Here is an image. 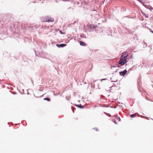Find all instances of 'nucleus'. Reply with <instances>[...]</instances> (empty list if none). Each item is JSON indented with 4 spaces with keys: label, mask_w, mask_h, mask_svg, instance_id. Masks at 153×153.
Here are the masks:
<instances>
[{
    "label": "nucleus",
    "mask_w": 153,
    "mask_h": 153,
    "mask_svg": "<svg viewBox=\"0 0 153 153\" xmlns=\"http://www.w3.org/2000/svg\"><path fill=\"white\" fill-rule=\"evenodd\" d=\"M54 20L53 18L49 16H46L41 19V21L42 22H53Z\"/></svg>",
    "instance_id": "1"
},
{
    "label": "nucleus",
    "mask_w": 153,
    "mask_h": 153,
    "mask_svg": "<svg viewBox=\"0 0 153 153\" xmlns=\"http://www.w3.org/2000/svg\"><path fill=\"white\" fill-rule=\"evenodd\" d=\"M127 59L123 58V57H121L119 62V65H124L126 62Z\"/></svg>",
    "instance_id": "2"
},
{
    "label": "nucleus",
    "mask_w": 153,
    "mask_h": 153,
    "mask_svg": "<svg viewBox=\"0 0 153 153\" xmlns=\"http://www.w3.org/2000/svg\"><path fill=\"white\" fill-rule=\"evenodd\" d=\"M128 53L126 52H124L122 53V55L121 57H123V58L127 59V57L128 56Z\"/></svg>",
    "instance_id": "3"
},
{
    "label": "nucleus",
    "mask_w": 153,
    "mask_h": 153,
    "mask_svg": "<svg viewBox=\"0 0 153 153\" xmlns=\"http://www.w3.org/2000/svg\"><path fill=\"white\" fill-rule=\"evenodd\" d=\"M127 71L126 70H124L123 71H121L120 72V75L122 76H124L127 73Z\"/></svg>",
    "instance_id": "4"
},
{
    "label": "nucleus",
    "mask_w": 153,
    "mask_h": 153,
    "mask_svg": "<svg viewBox=\"0 0 153 153\" xmlns=\"http://www.w3.org/2000/svg\"><path fill=\"white\" fill-rule=\"evenodd\" d=\"M66 44H62L60 45H57L56 46L58 47H63L64 46H66Z\"/></svg>",
    "instance_id": "5"
},
{
    "label": "nucleus",
    "mask_w": 153,
    "mask_h": 153,
    "mask_svg": "<svg viewBox=\"0 0 153 153\" xmlns=\"http://www.w3.org/2000/svg\"><path fill=\"white\" fill-rule=\"evenodd\" d=\"M80 44L81 45L85 46L86 45L85 44V42H83L80 41Z\"/></svg>",
    "instance_id": "6"
},
{
    "label": "nucleus",
    "mask_w": 153,
    "mask_h": 153,
    "mask_svg": "<svg viewBox=\"0 0 153 153\" xmlns=\"http://www.w3.org/2000/svg\"><path fill=\"white\" fill-rule=\"evenodd\" d=\"M144 6H145L146 8L149 9L150 10H153V8L150 5H149V7H150L151 8L148 7H149V6H147L146 5H144Z\"/></svg>",
    "instance_id": "7"
},
{
    "label": "nucleus",
    "mask_w": 153,
    "mask_h": 153,
    "mask_svg": "<svg viewBox=\"0 0 153 153\" xmlns=\"http://www.w3.org/2000/svg\"><path fill=\"white\" fill-rule=\"evenodd\" d=\"M136 116V114H131L130 115V117H135Z\"/></svg>",
    "instance_id": "8"
},
{
    "label": "nucleus",
    "mask_w": 153,
    "mask_h": 153,
    "mask_svg": "<svg viewBox=\"0 0 153 153\" xmlns=\"http://www.w3.org/2000/svg\"><path fill=\"white\" fill-rule=\"evenodd\" d=\"M77 106L79 108H83V106H82L81 105H77Z\"/></svg>",
    "instance_id": "9"
},
{
    "label": "nucleus",
    "mask_w": 153,
    "mask_h": 153,
    "mask_svg": "<svg viewBox=\"0 0 153 153\" xmlns=\"http://www.w3.org/2000/svg\"><path fill=\"white\" fill-rule=\"evenodd\" d=\"M74 3L75 4L77 5H78L79 4V2L78 1H75Z\"/></svg>",
    "instance_id": "10"
},
{
    "label": "nucleus",
    "mask_w": 153,
    "mask_h": 153,
    "mask_svg": "<svg viewBox=\"0 0 153 153\" xmlns=\"http://www.w3.org/2000/svg\"><path fill=\"white\" fill-rule=\"evenodd\" d=\"M44 100H48V101H50V99H49V98H45L44 99Z\"/></svg>",
    "instance_id": "11"
},
{
    "label": "nucleus",
    "mask_w": 153,
    "mask_h": 153,
    "mask_svg": "<svg viewBox=\"0 0 153 153\" xmlns=\"http://www.w3.org/2000/svg\"><path fill=\"white\" fill-rule=\"evenodd\" d=\"M94 130H96V131H98V129H97L96 128H94Z\"/></svg>",
    "instance_id": "12"
},
{
    "label": "nucleus",
    "mask_w": 153,
    "mask_h": 153,
    "mask_svg": "<svg viewBox=\"0 0 153 153\" xmlns=\"http://www.w3.org/2000/svg\"><path fill=\"white\" fill-rule=\"evenodd\" d=\"M60 33H62V34H63V33L61 31H60Z\"/></svg>",
    "instance_id": "13"
},
{
    "label": "nucleus",
    "mask_w": 153,
    "mask_h": 153,
    "mask_svg": "<svg viewBox=\"0 0 153 153\" xmlns=\"http://www.w3.org/2000/svg\"><path fill=\"white\" fill-rule=\"evenodd\" d=\"M49 27V26H48V27H48V28Z\"/></svg>",
    "instance_id": "14"
},
{
    "label": "nucleus",
    "mask_w": 153,
    "mask_h": 153,
    "mask_svg": "<svg viewBox=\"0 0 153 153\" xmlns=\"http://www.w3.org/2000/svg\"><path fill=\"white\" fill-rule=\"evenodd\" d=\"M152 32L153 33V31H152Z\"/></svg>",
    "instance_id": "15"
},
{
    "label": "nucleus",
    "mask_w": 153,
    "mask_h": 153,
    "mask_svg": "<svg viewBox=\"0 0 153 153\" xmlns=\"http://www.w3.org/2000/svg\"><path fill=\"white\" fill-rule=\"evenodd\" d=\"M65 1H67V0H65Z\"/></svg>",
    "instance_id": "16"
}]
</instances>
